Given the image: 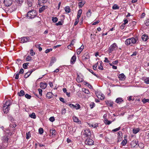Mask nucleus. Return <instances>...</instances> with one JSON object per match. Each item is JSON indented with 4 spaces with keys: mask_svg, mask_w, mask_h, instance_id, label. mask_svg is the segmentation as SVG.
Here are the masks:
<instances>
[{
    "mask_svg": "<svg viewBox=\"0 0 149 149\" xmlns=\"http://www.w3.org/2000/svg\"><path fill=\"white\" fill-rule=\"evenodd\" d=\"M50 133L52 135H55L56 132L55 130H50Z\"/></svg>",
    "mask_w": 149,
    "mask_h": 149,
    "instance_id": "f704fd0d",
    "label": "nucleus"
},
{
    "mask_svg": "<svg viewBox=\"0 0 149 149\" xmlns=\"http://www.w3.org/2000/svg\"><path fill=\"white\" fill-rule=\"evenodd\" d=\"M30 39L28 37H24L21 38L20 42L22 43H24L29 41Z\"/></svg>",
    "mask_w": 149,
    "mask_h": 149,
    "instance_id": "423d86ee",
    "label": "nucleus"
},
{
    "mask_svg": "<svg viewBox=\"0 0 149 149\" xmlns=\"http://www.w3.org/2000/svg\"><path fill=\"white\" fill-rule=\"evenodd\" d=\"M56 59L54 57H52V60L50 63L49 66H52V65L54 64V63L56 61Z\"/></svg>",
    "mask_w": 149,
    "mask_h": 149,
    "instance_id": "4be33fe9",
    "label": "nucleus"
},
{
    "mask_svg": "<svg viewBox=\"0 0 149 149\" xmlns=\"http://www.w3.org/2000/svg\"><path fill=\"white\" fill-rule=\"evenodd\" d=\"M52 20L53 22H56L58 20V18L56 17H52Z\"/></svg>",
    "mask_w": 149,
    "mask_h": 149,
    "instance_id": "e433bc0d",
    "label": "nucleus"
},
{
    "mask_svg": "<svg viewBox=\"0 0 149 149\" xmlns=\"http://www.w3.org/2000/svg\"><path fill=\"white\" fill-rule=\"evenodd\" d=\"M127 143V140L126 139H125L123 140L121 143V144L123 146H125Z\"/></svg>",
    "mask_w": 149,
    "mask_h": 149,
    "instance_id": "7c9ffc66",
    "label": "nucleus"
},
{
    "mask_svg": "<svg viewBox=\"0 0 149 149\" xmlns=\"http://www.w3.org/2000/svg\"><path fill=\"white\" fill-rule=\"evenodd\" d=\"M91 10H89L88 12L86 13V15L88 17H90L91 16Z\"/></svg>",
    "mask_w": 149,
    "mask_h": 149,
    "instance_id": "a19ab883",
    "label": "nucleus"
},
{
    "mask_svg": "<svg viewBox=\"0 0 149 149\" xmlns=\"http://www.w3.org/2000/svg\"><path fill=\"white\" fill-rule=\"evenodd\" d=\"M49 120L53 122L55 120V119L53 117H52L49 118Z\"/></svg>",
    "mask_w": 149,
    "mask_h": 149,
    "instance_id": "69168bd1",
    "label": "nucleus"
},
{
    "mask_svg": "<svg viewBox=\"0 0 149 149\" xmlns=\"http://www.w3.org/2000/svg\"><path fill=\"white\" fill-rule=\"evenodd\" d=\"M11 100H8L6 101V102L5 103V104H4L3 106L9 107L10 104H11Z\"/></svg>",
    "mask_w": 149,
    "mask_h": 149,
    "instance_id": "a211bd4d",
    "label": "nucleus"
},
{
    "mask_svg": "<svg viewBox=\"0 0 149 149\" xmlns=\"http://www.w3.org/2000/svg\"><path fill=\"white\" fill-rule=\"evenodd\" d=\"M74 42L73 40H72L71 42L70 45H68V49H69V47H70L71 45H74Z\"/></svg>",
    "mask_w": 149,
    "mask_h": 149,
    "instance_id": "4d7b16f0",
    "label": "nucleus"
},
{
    "mask_svg": "<svg viewBox=\"0 0 149 149\" xmlns=\"http://www.w3.org/2000/svg\"><path fill=\"white\" fill-rule=\"evenodd\" d=\"M37 15V12L35 10L29 11L27 13V16L29 18L33 19Z\"/></svg>",
    "mask_w": 149,
    "mask_h": 149,
    "instance_id": "f257e3e1",
    "label": "nucleus"
},
{
    "mask_svg": "<svg viewBox=\"0 0 149 149\" xmlns=\"http://www.w3.org/2000/svg\"><path fill=\"white\" fill-rule=\"evenodd\" d=\"M88 70L90 72L92 73L93 75H96V74L94 72H93V70H92L89 69H88Z\"/></svg>",
    "mask_w": 149,
    "mask_h": 149,
    "instance_id": "052dcab7",
    "label": "nucleus"
},
{
    "mask_svg": "<svg viewBox=\"0 0 149 149\" xmlns=\"http://www.w3.org/2000/svg\"><path fill=\"white\" fill-rule=\"evenodd\" d=\"M29 116L35 119L36 118V116L35 113H33L29 115Z\"/></svg>",
    "mask_w": 149,
    "mask_h": 149,
    "instance_id": "2f4dec72",
    "label": "nucleus"
},
{
    "mask_svg": "<svg viewBox=\"0 0 149 149\" xmlns=\"http://www.w3.org/2000/svg\"><path fill=\"white\" fill-rule=\"evenodd\" d=\"M68 105L72 108H75L76 110L79 109L80 108V105L78 104H76L75 105H74L72 104H68Z\"/></svg>",
    "mask_w": 149,
    "mask_h": 149,
    "instance_id": "20e7f679",
    "label": "nucleus"
},
{
    "mask_svg": "<svg viewBox=\"0 0 149 149\" xmlns=\"http://www.w3.org/2000/svg\"><path fill=\"white\" fill-rule=\"evenodd\" d=\"M84 133L86 137H88L90 136L91 134V131L89 129L85 130H84Z\"/></svg>",
    "mask_w": 149,
    "mask_h": 149,
    "instance_id": "9d476101",
    "label": "nucleus"
},
{
    "mask_svg": "<svg viewBox=\"0 0 149 149\" xmlns=\"http://www.w3.org/2000/svg\"><path fill=\"white\" fill-rule=\"evenodd\" d=\"M35 46L37 47H38L39 51H42V49L41 48V47H40V45H38V44L36 45H35Z\"/></svg>",
    "mask_w": 149,
    "mask_h": 149,
    "instance_id": "49530a36",
    "label": "nucleus"
},
{
    "mask_svg": "<svg viewBox=\"0 0 149 149\" xmlns=\"http://www.w3.org/2000/svg\"><path fill=\"white\" fill-rule=\"evenodd\" d=\"M99 22V20L96 21L95 22H94L92 24V25H95L97 24Z\"/></svg>",
    "mask_w": 149,
    "mask_h": 149,
    "instance_id": "774afa93",
    "label": "nucleus"
},
{
    "mask_svg": "<svg viewBox=\"0 0 149 149\" xmlns=\"http://www.w3.org/2000/svg\"><path fill=\"white\" fill-rule=\"evenodd\" d=\"M56 24L57 26L62 25V22L61 21H59Z\"/></svg>",
    "mask_w": 149,
    "mask_h": 149,
    "instance_id": "680f3d73",
    "label": "nucleus"
},
{
    "mask_svg": "<svg viewBox=\"0 0 149 149\" xmlns=\"http://www.w3.org/2000/svg\"><path fill=\"white\" fill-rule=\"evenodd\" d=\"M33 1V0H27V4L29 7L32 6Z\"/></svg>",
    "mask_w": 149,
    "mask_h": 149,
    "instance_id": "b1692460",
    "label": "nucleus"
},
{
    "mask_svg": "<svg viewBox=\"0 0 149 149\" xmlns=\"http://www.w3.org/2000/svg\"><path fill=\"white\" fill-rule=\"evenodd\" d=\"M31 137V134L30 133V132H29L28 133H26V139H29V138Z\"/></svg>",
    "mask_w": 149,
    "mask_h": 149,
    "instance_id": "79ce46f5",
    "label": "nucleus"
},
{
    "mask_svg": "<svg viewBox=\"0 0 149 149\" xmlns=\"http://www.w3.org/2000/svg\"><path fill=\"white\" fill-rule=\"evenodd\" d=\"M137 40V39L134 38H130L127 39L125 41V44L126 45H130L135 44Z\"/></svg>",
    "mask_w": 149,
    "mask_h": 149,
    "instance_id": "f03ea898",
    "label": "nucleus"
},
{
    "mask_svg": "<svg viewBox=\"0 0 149 149\" xmlns=\"http://www.w3.org/2000/svg\"><path fill=\"white\" fill-rule=\"evenodd\" d=\"M12 124L10 125V127H9L8 129H6L5 130H4V127H2L1 128L4 131V132L7 134H8V135H11L13 133V132L10 130V129L11 127H12L11 125Z\"/></svg>",
    "mask_w": 149,
    "mask_h": 149,
    "instance_id": "7ed1b4c3",
    "label": "nucleus"
},
{
    "mask_svg": "<svg viewBox=\"0 0 149 149\" xmlns=\"http://www.w3.org/2000/svg\"><path fill=\"white\" fill-rule=\"evenodd\" d=\"M95 104L94 102H91L90 104V107L91 109L93 108L95 106Z\"/></svg>",
    "mask_w": 149,
    "mask_h": 149,
    "instance_id": "a18cd8bd",
    "label": "nucleus"
},
{
    "mask_svg": "<svg viewBox=\"0 0 149 149\" xmlns=\"http://www.w3.org/2000/svg\"><path fill=\"white\" fill-rule=\"evenodd\" d=\"M124 101V100L123 99L120 97H118L116 98V102L118 104H120L122 102Z\"/></svg>",
    "mask_w": 149,
    "mask_h": 149,
    "instance_id": "f8f14e48",
    "label": "nucleus"
},
{
    "mask_svg": "<svg viewBox=\"0 0 149 149\" xmlns=\"http://www.w3.org/2000/svg\"><path fill=\"white\" fill-rule=\"evenodd\" d=\"M29 64L28 63H26L23 64V67L24 69H26L27 68V66Z\"/></svg>",
    "mask_w": 149,
    "mask_h": 149,
    "instance_id": "ea45409f",
    "label": "nucleus"
},
{
    "mask_svg": "<svg viewBox=\"0 0 149 149\" xmlns=\"http://www.w3.org/2000/svg\"><path fill=\"white\" fill-rule=\"evenodd\" d=\"M52 49H51V48L50 49H47L45 50V52L46 53H47L49 52H50V51H52Z\"/></svg>",
    "mask_w": 149,
    "mask_h": 149,
    "instance_id": "864d4df0",
    "label": "nucleus"
},
{
    "mask_svg": "<svg viewBox=\"0 0 149 149\" xmlns=\"http://www.w3.org/2000/svg\"><path fill=\"white\" fill-rule=\"evenodd\" d=\"M30 54L31 55V56H33L35 55V53L33 52V49H31L30 50Z\"/></svg>",
    "mask_w": 149,
    "mask_h": 149,
    "instance_id": "de8ad7c7",
    "label": "nucleus"
},
{
    "mask_svg": "<svg viewBox=\"0 0 149 149\" xmlns=\"http://www.w3.org/2000/svg\"><path fill=\"white\" fill-rule=\"evenodd\" d=\"M111 121H109L107 119H106L104 121V123L106 125H109L112 123Z\"/></svg>",
    "mask_w": 149,
    "mask_h": 149,
    "instance_id": "c756f323",
    "label": "nucleus"
},
{
    "mask_svg": "<svg viewBox=\"0 0 149 149\" xmlns=\"http://www.w3.org/2000/svg\"><path fill=\"white\" fill-rule=\"evenodd\" d=\"M141 101L143 104H145L147 102H149V99H146L145 98H144L141 100Z\"/></svg>",
    "mask_w": 149,
    "mask_h": 149,
    "instance_id": "cd10ccee",
    "label": "nucleus"
},
{
    "mask_svg": "<svg viewBox=\"0 0 149 149\" xmlns=\"http://www.w3.org/2000/svg\"><path fill=\"white\" fill-rule=\"evenodd\" d=\"M140 130L139 128H137L133 130V133L134 134H136L139 132Z\"/></svg>",
    "mask_w": 149,
    "mask_h": 149,
    "instance_id": "58836bf2",
    "label": "nucleus"
},
{
    "mask_svg": "<svg viewBox=\"0 0 149 149\" xmlns=\"http://www.w3.org/2000/svg\"><path fill=\"white\" fill-rule=\"evenodd\" d=\"M98 126V124L97 123H95L93 124L92 127L93 128H95Z\"/></svg>",
    "mask_w": 149,
    "mask_h": 149,
    "instance_id": "0e129e2a",
    "label": "nucleus"
},
{
    "mask_svg": "<svg viewBox=\"0 0 149 149\" xmlns=\"http://www.w3.org/2000/svg\"><path fill=\"white\" fill-rule=\"evenodd\" d=\"M112 9L113 10L118 9L119 8V6L116 4L114 5L112 7Z\"/></svg>",
    "mask_w": 149,
    "mask_h": 149,
    "instance_id": "c85d7f7f",
    "label": "nucleus"
},
{
    "mask_svg": "<svg viewBox=\"0 0 149 149\" xmlns=\"http://www.w3.org/2000/svg\"><path fill=\"white\" fill-rule=\"evenodd\" d=\"M10 108L9 107L3 106V110L4 113H7L9 111Z\"/></svg>",
    "mask_w": 149,
    "mask_h": 149,
    "instance_id": "dca6fc26",
    "label": "nucleus"
},
{
    "mask_svg": "<svg viewBox=\"0 0 149 149\" xmlns=\"http://www.w3.org/2000/svg\"><path fill=\"white\" fill-rule=\"evenodd\" d=\"M96 96H97V98L99 99H100V100H102V94L101 93L99 92H97L96 93Z\"/></svg>",
    "mask_w": 149,
    "mask_h": 149,
    "instance_id": "f3484780",
    "label": "nucleus"
},
{
    "mask_svg": "<svg viewBox=\"0 0 149 149\" xmlns=\"http://www.w3.org/2000/svg\"><path fill=\"white\" fill-rule=\"evenodd\" d=\"M3 3L6 6L9 7L12 4V0H4Z\"/></svg>",
    "mask_w": 149,
    "mask_h": 149,
    "instance_id": "6e6552de",
    "label": "nucleus"
},
{
    "mask_svg": "<svg viewBox=\"0 0 149 149\" xmlns=\"http://www.w3.org/2000/svg\"><path fill=\"white\" fill-rule=\"evenodd\" d=\"M24 72V71L23 69L22 68H21L20 70L19 73L22 74H23Z\"/></svg>",
    "mask_w": 149,
    "mask_h": 149,
    "instance_id": "5fc2aeb1",
    "label": "nucleus"
},
{
    "mask_svg": "<svg viewBox=\"0 0 149 149\" xmlns=\"http://www.w3.org/2000/svg\"><path fill=\"white\" fill-rule=\"evenodd\" d=\"M82 12V10L81 9H79L78 11L77 14V17H80L81 14Z\"/></svg>",
    "mask_w": 149,
    "mask_h": 149,
    "instance_id": "473e14b6",
    "label": "nucleus"
},
{
    "mask_svg": "<svg viewBox=\"0 0 149 149\" xmlns=\"http://www.w3.org/2000/svg\"><path fill=\"white\" fill-rule=\"evenodd\" d=\"M38 91H39V95H40L41 96L42 95V90L40 88H39L38 89Z\"/></svg>",
    "mask_w": 149,
    "mask_h": 149,
    "instance_id": "8fccbe9b",
    "label": "nucleus"
},
{
    "mask_svg": "<svg viewBox=\"0 0 149 149\" xmlns=\"http://www.w3.org/2000/svg\"><path fill=\"white\" fill-rule=\"evenodd\" d=\"M25 97L28 99H30L31 97V96L28 94H26L25 95Z\"/></svg>",
    "mask_w": 149,
    "mask_h": 149,
    "instance_id": "603ef678",
    "label": "nucleus"
},
{
    "mask_svg": "<svg viewBox=\"0 0 149 149\" xmlns=\"http://www.w3.org/2000/svg\"><path fill=\"white\" fill-rule=\"evenodd\" d=\"M2 141L4 143H7L8 141V139L6 136H4L1 137V138Z\"/></svg>",
    "mask_w": 149,
    "mask_h": 149,
    "instance_id": "2eb2a0df",
    "label": "nucleus"
},
{
    "mask_svg": "<svg viewBox=\"0 0 149 149\" xmlns=\"http://www.w3.org/2000/svg\"><path fill=\"white\" fill-rule=\"evenodd\" d=\"M66 112V110L65 109H62L61 114H64Z\"/></svg>",
    "mask_w": 149,
    "mask_h": 149,
    "instance_id": "6e6d98bb",
    "label": "nucleus"
},
{
    "mask_svg": "<svg viewBox=\"0 0 149 149\" xmlns=\"http://www.w3.org/2000/svg\"><path fill=\"white\" fill-rule=\"evenodd\" d=\"M76 57L75 56L73 55L71 58L70 60V63L71 64H73L76 61Z\"/></svg>",
    "mask_w": 149,
    "mask_h": 149,
    "instance_id": "aec40b11",
    "label": "nucleus"
},
{
    "mask_svg": "<svg viewBox=\"0 0 149 149\" xmlns=\"http://www.w3.org/2000/svg\"><path fill=\"white\" fill-rule=\"evenodd\" d=\"M19 96H22L24 95V91L22 90H21L20 91V92L19 93H18Z\"/></svg>",
    "mask_w": 149,
    "mask_h": 149,
    "instance_id": "c9c22d12",
    "label": "nucleus"
},
{
    "mask_svg": "<svg viewBox=\"0 0 149 149\" xmlns=\"http://www.w3.org/2000/svg\"><path fill=\"white\" fill-rule=\"evenodd\" d=\"M132 96H130L129 97H127L128 98V100L129 101H130L131 100H134V99L133 98V99L132 98Z\"/></svg>",
    "mask_w": 149,
    "mask_h": 149,
    "instance_id": "e2e57ef3",
    "label": "nucleus"
},
{
    "mask_svg": "<svg viewBox=\"0 0 149 149\" xmlns=\"http://www.w3.org/2000/svg\"><path fill=\"white\" fill-rule=\"evenodd\" d=\"M40 87L42 89H45L47 86V84L46 83L41 82L40 84Z\"/></svg>",
    "mask_w": 149,
    "mask_h": 149,
    "instance_id": "ddd939ff",
    "label": "nucleus"
},
{
    "mask_svg": "<svg viewBox=\"0 0 149 149\" xmlns=\"http://www.w3.org/2000/svg\"><path fill=\"white\" fill-rule=\"evenodd\" d=\"M33 71H29L26 72L24 76V77L25 78H28L29 75L31 74L32 73Z\"/></svg>",
    "mask_w": 149,
    "mask_h": 149,
    "instance_id": "a878e982",
    "label": "nucleus"
},
{
    "mask_svg": "<svg viewBox=\"0 0 149 149\" xmlns=\"http://www.w3.org/2000/svg\"><path fill=\"white\" fill-rule=\"evenodd\" d=\"M148 36L146 35H143L142 36L141 38L142 40L144 41H146L148 39Z\"/></svg>",
    "mask_w": 149,
    "mask_h": 149,
    "instance_id": "393cba45",
    "label": "nucleus"
},
{
    "mask_svg": "<svg viewBox=\"0 0 149 149\" xmlns=\"http://www.w3.org/2000/svg\"><path fill=\"white\" fill-rule=\"evenodd\" d=\"M84 46L82 45L80 47H79L77 50V53L78 55H79L80 54L81 52H82L84 49Z\"/></svg>",
    "mask_w": 149,
    "mask_h": 149,
    "instance_id": "9b49d317",
    "label": "nucleus"
},
{
    "mask_svg": "<svg viewBox=\"0 0 149 149\" xmlns=\"http://www.w3.org/2000/svg\"><path fill=\"white\" fill-rule=\"evenodd\" d=\"M73 121L74 122L77 123L79 124H81V121L78 118L75 116H72Z\"/></svg>",
    "mask_w": 149,
    "mask_h": 149,
    "instance_id": "1a4fd4ad",
    "label": "nucleus"
},
{
    "mask_svg": "<svg viewBox=\"0 0 149 149\" xmlns=\"http://www.w3.org/2000/svg\"><path fill=\"white\" fill-rule=\"evenodd\" d=\"M105 60H104V61L105 62H107L108 63H109L110 62V61L108 60L107 58L106 57H105Z\"/></svg>",
    "mask_w": 149,
    "mask_h": 149,
    "instance_id": "338daca9",
    "label": "nucleus"
},
{
    "mask_svg": "<svg viewBox=\"0 0 149 149\" xmlns=\"http://www.w3.org/2000/svg\"><path fill=\"white\" fill-rule=\"evenodd\" d=\"M47 6H43L39 9V12L40 13L42 12L45 10L47 9Z\"/></svg>",
    "mask_w": 149,
    "mask_h": 149,
    "instance_id": "412c9836",
    "label": "nucleus"
},
{
    "mask_svg": "<svg viewBox=\"0 0 149 149\" xmlns=\"http://www.w3.org/2000/svg\"><path fill=\"white\" fill-rule=\"evenodd\" d=\"M118 78L120 80H124L125 79L126 77L124 74L122 73L119 75Z\"/></svg>",
    "mask_w": 149,
    "mask_h": 149,
    "instance_id": "4468645a",
    "label": "nucleus"
},
{
    "mask_svg": "<svg viewBox=\"0 0 149 149\" xmlns=\"http://www.w3.org/2000/svg\"><path fill=\"white\" fill-rule=\"evenodd\" d=\"M84 92L87 94H89V91H88V90L86 89H84Z\"/></svg>",
    "mask_w": 149,
    "mask_h": 149,
    "instance_id": "13d9d810",
    "label": "nucleus"
},
{
    "mask_svg": "<svg viewBox=\"0 0 149 149\" xmlns=\"http://www.w3.org/2000/svg\"><path fill=\"white\" fill-rule=\"evenodd\" d=\"M145 24L147 26H149V19H148L146 21Z\"/></svg>",
    "mask_w": 149,
    "mask_h": 149,
    "instance_id": "bf43d9fd",
    "label": "nucleus"
},
{
    "mask_svg": "<svg viewBox=\"0 0 149 149\" xmlns=\"http://www.w3.org/2000/svg\"><path fill=\"white\" fill-rule=\"evenodd\" d=\"M43 133V129L42 128H40L39 129V133L40 134H42Z\"/></svg>",
    "mask_w": 149,
    "mask_h": 149,
    "instance_id": "c03bdc74",
    "label": "nucleus"
},
{
    "mask_svg": "<svg viewBox=\"0 0 149 149\" xmlns=\"http://www.w3.org/2000/svg\"><path fill=\"white\" fill-rule=\"evenodd\" d=\"M83 80V79L81 78L79 76H78L77 78V81L78 82H80L82 81Z\"/></svg>",
    "mask_w": 149,
    "mask_h": 149,
    "instance_id": "bb28decb",
    "label": "nucleus"
},
{
    "mask_svg": "<svg viewBox=\"0 0 149 149\" xmlns=\"http://www.w3.org/2000/svg\"><path fill=\"white\" fill-rule=\"evenodd\" d=\"M85 143L88 145H91L94 144V141L91 139H87L85 141Z\"/></svg>",
    "mask_w": 149,
    "mask_h": 149,
    "instance_id": "0eeeda50",
    "label": "nucleus"
},
{
    "mask_svg": "<svg viewBox=\"0 0 149 149\" xmlns=\"http://www.w3.org/2000/svg\"><path fill=\"white\" fill-rule=\"evenodd\" d=\"M46 96L48 99L51 98L53 97V94L52 92H48L46 95Z\"/></svg>",
    "mask_w": 149,
    "mask_h": 149,
    "instance_id": "5701e85b",
    "label": "nucleus"
},
{
    "mask_svg": "<svg viewBox=\"0 0 149 149\" xmlns=\"http://www.w3.org/2000/svg\"><path fill=\"white\" fill-rule=\"evenodd\" d=\"M117 47L116 44L115 43H113L109 47L108 50L109 52L110 53L111 52L114 50Z\"/></svg>",
    "mask_w": 149,
    "mask_h": 149,
    "instance_id": "39448f33",
    "label": "nucleus"
},
{
    "mask_svg": "<svg viewBox=\"0 0 149 149\" xmlns=\"http://www.w3.org/2000/svg\"><path fill=\"white\" fill-rule=\"evenodd\" d=\"M120 129V127H119L113 130L112 131L114 132H116L119 130Z\"/></svg>",
    "mask_w": 149,
    "mask_h": 149,
    "instance_id": "3c124183",
    "label": "nucleus"
},
{
    "mask_svg": "<svg viewBox=\"0 0 149 149\" xmlns=\"http://www.w3.org/2000/svg\"><path fill=\"white\" fill-rule=\"evenodd\" d=\"M106 104L108 106L110 107H112L113 104V102L111 101H107L105 102Z\"/></svg>",
    "mask_w": 149,
    "mask_h": 149,
    "instance_id": "6ab92c4d",
    "label": "nucleus"
},
{
    "mask_svg": "<svg viewBox=\"0 0 149 149\" xmlns=\"http://www.w3.org/2000/svg\"><path fill=\"white\" fill-rule=\"evenodd\" d=\"M65 10L66 12L69 13L70 12V9L69 6H67L65 8Z\"/></svg>",
    "mask_w": 149,
    "mask_h": 149,
    "instance_id": "72a5a7b5",
    "label": "nucleus"
},
{
    "mask_svg": "<svg viewBox=\"0 0 149 149\" xmlns=\"http://www.w3.org/2000/svg\"><path fill=\"white\" fill-rule=\"evenodd\" d=\"M98 64V62H97V63H95L94 65L93 66V68L94 70H96V67L97 66V65Z\"/></svg>",
    "mask_w": 149,
    "mask_h": 149,
    "instance_id": "09e8293b",
    "label": "nucleus"
},
{
    "mask_svg": "<svg viewBox=\"0 0 149 149\" xmlns=\"http://www.w3.org/2000/svg\"><path fill=\"white\" fill-rule=\"evenodd\" d=\"M144 82L147 84H149V77H147L144 80Z\"/></svg>",
    "mask_w": 149,
    "mask_h": 149,
    "instance_id": "4c0bfd02",
    "label": "nucleus"
},
{
    "mask_svg": "<svg viewBox=\"0 0 149 149\" xmlns=\"http://www.w3.org/2000/svg\"><path fill=\"white\" fill-rule=\"evenodd\" d=\"M32 59V57L30 56H28L26 58V61H30Z\"/></svg>",
    "mask_w": 149,
    "mask_h": 149,
    "instance_id": "37998d69",
    "label": "nucleus"
}]
</instances>
